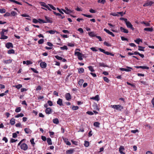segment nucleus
<instances>
[{"mask_svg":"<svg viewBox=\"0 0 154 154\" xmlns=\"http://www.w3.org/2000/svg\"><path fill=\"white\" fill-rule=\"evenodd\" d=\"M75 55H77L78 56V59L80 60H83L82 57L84 56V54L79 52L75 51Z\"/></svg>","mask_w":154,"mask_h":154,"instance_id":"f257e3e1","label":"nucleus"},{"mask_svg":"<svg viewBox=\"0 0 154 154\" xmlns=\"http://www.w3.org/2000/svg\"><path fill=\"white\" fill-rule=\"evenodd\" d=\"M111 106L112 108L120 111H121L122 109H123V106L120 105H111Z\"/></svg>","mask_w":154,"mask_h":154,"instance_id":"f03ea898","label":"nucleus"},{"mask_svg":"<svg viewBox=\"0 0 154 154\" xmlns=\"http://www.w3.org/2000/svg\"><path fill=\"white\" fill-rule=\"evenodd\" d=\"M20 148L24 151H26L28 149V146L26 144L22 143L20 145Z\"/></svg>","mask_w":154,"mask_h":154,"instance_id":"7ed1b4c3","label":"nucleus"},{"mask_svg":"<svg viewBox=\"0 0 154 154\" xmlns=\"http://www.w3.org/2000/svg\"><path fill=\"white\" fill-rule=\"evenodd\" d=\"M125 24L128 28H130L133 30H134V28L133 27V25L130 22L127 21L126 22Z\"/></svg>","mask_w":154,"mask_h":154,"instance_id":"20e7f679","label":"nucleus"},{"mask_svg":"<svg viewBox=\"0 0 154 154\" xmlns=\"http://www.w3.org/2000/svg\"><path fill=\"white\" fill-rule=\"evenodd\" d=\"M65 9V10L63 9H61V10L66 14H69L72 12V11L70 9H69L67 7H66Z\"/></svg>","mask_w":154,"mask_h":154,"instance_id":"39448f33","label":"nucleus"},{"mask_svg":"<svg viewBox=\"0 0 154 154\" xmlns=\"http://www.w3.org/2000/svg\"><path fill=\"white\" fill-rule=\"evenodd\" d=\"M125 148L123 146H121L119 148V151L121 154H125L123 151L125 150Z\"/></svg>","mask_w":154,"mask_h":154,"instance_id":"423d86ee","label":"nucleus"},{"mask_svg":"<svg viewBox=\"0 0 154 154\" xmlns=\"http://www.w3.org/2000/svg\"><path fill=\"white\" fill-rule=\"evenodd\" d=\"M128 69L124 68H120V69L122 71H125L126 72H129L131 71L130 69H132V68L130 67H127Z\"/></svg>","mask_w":154,"mask_h":154,"instance_id":"0eeeda50","label":"nucleus"},{"mask_svg":"<svg viewBox=\"0 0 154 154\" xmlns=\"http://www.w3.org/2000/svg\"><path fill=\"white\" fill-rule=\"evenodd\" d=\"M6 47L8 49L10 48H13V46L11 42L7 43L5 45Z\"/></svg>","mask_w":154,"mask_h":154,"instance_id":"6e6552de","label":"nucleus"},{"mask_svg":"<svg viewBox=\"0 0 154 154\" xmlns=\"http://www.w3.org/2000/svg\"><path fill=\"white\" fill-rule=\"evenodd\" d=\"M65 96L66 99L67 100H69L71 99L70 94L69 93L66 94Z\"/></svg>","mask_w":154,"mask_h":154,"instance_id":"1a4fd4ad","label":"nucleus"},{"mask_svg":"<svg viewBox=\"0 0 154 154\" xmlns=\"http://www.w3.org/2000/svg\"><path fill=\"white\" fill-rule=\"evenodd\" d=\"M154 2H153L150 1L149 2L146 3L143 5V7H146L148 6H151L153 4Z\"/></svg>","mask_w":154,"mask_h":154,"instance_id":"9d476101","label":"nucleus"},{"mask_svg":"<svg viewBox=\"0 0 154 154\" xmlns=\"http://www.w3.org/2000/svg\"><path fill=\"white\" fill-rule=\"evenodd\" d=\"M104 30L108 34L112 36L113 37H114L115 36L114 34L112 32H110L109 30L106 29H104Z\"/></svg>","mask_w":154,"mask_h":154,"instance_id":"9b49d317","label":"nucleus"},{"mask_svg":"<svg viewBox=\"0 0 154 154\" xmlns=\"http://www.w3.org/2000/svg\"><path fill=\"white\" fill-rule=\"evenodd\" d=\"M52 109L50 107L47 108L45 110V112L47 114H50L52 112Z\"/></svg>","mask_w":154,"mask_h":154,"instance_id":"f8f14e48","label":"nucleus"},{"mask_svg":"<svg viewBox=\"0 0 154 154\" xmlns=\"http://www.w3.org/2000/svg\"><path fill=\"white\" fill-rule=\"evenodd\" d=\"M57 103L60 106H63L62 100L61 99L59 98L57 101Z\"/></svg>","mask_w":154,"mask_h":154,"instance_id":"ddd939ff","label":"nucleus"},{"mask_svg":"<svg viewBox=\"0 0 154 154\" xmlns=\"http://www.w3.org/2000/svg\"><path fill=\"white\" fill-rule=\"evenodd\" d=\"M120 29L121 31L122 32H123L125 33H128V29H127L124 28H123L121 26L120 27Z\"/></svg>","mask_w":154,"mask_h":154,"instance_id":"4468645a","label":"nucleus"},{"mask_svg":"<svg viewBox=\"0 0 154 154\" xmlns=\"http://www.w3.org/2000/svg\"><path fill=\"white\" fill-rule=\"evenodd\" d=\"M74 150L73 149H71L67 150L66 152V154H72Z\"/></svg>","mask_w":154,"mask_h":154,"instance_id":"2eb2a0df","label":"nucleus"},{"mask_svg":"<svg viewBox=\"0 0 154 154\" xmlns=\"http://www.w3.org/2000/svg\"><path fill=\"white\" fill-rule=\"evenodd\" d=\"M40 66L42 68H45L46 67L47 64L45 62H42L40 63Z\"/></svg>","mask_w":154,"mask_h":154,"instance_id":"dca6fc26","label":"nucleus"},{"mask_svg":"<svg viewBox=\"0 0 154 154\" xmlns=\"http://www.w3.org/2000/svg\"><path fill=\"white\" fill-rule=\"evenodd\" d=\"M45 18L46 20V21H45V22H46V23H52V20H51L49 17L45 16Z\"/></svg>","mask_w":154,"mask_h":154,"instance_id":"f3484780","label":"nucleus"},{"mask_svg":"<svg viewBox=\"0 0 154 154\" xmlns=\"http://www.w3.org/2000/svg\"><path fill=\"white\" fill-rule=\"evenodd\" d=\"M1 35V36L0 38L1 39H7L8 38V37L4 35V34H3V33H2Z\"/></svg>","mask_w":154,"mask_h":154,"instance_id":"a211bd4d","label":"nucleus"},{"mask_svg":"<svg viewBox=\"0 0 154 154\" xmlns=\"http://www.w3.org/2000/svg\"><path fill=\"white\" fill-rule=\"evenodd\" d=\"M144 30L145 31H146L149 32H152L153 31V29L152 27L151 28H146L144 29Z\"/></svg>","mask_w":154,"mask_h":154,"instance_id":"6ab92c4d","label":"nucleus"},{"mask_svg":"<svg viewBox=\"0 0 154 154\" xmlns=\"http://www.w3.org/2000/svg\"><path fill=\"white\" fill-rule=\"evenodd\" d=\"M134 42L137 44H139L140 42H142V40L139 38H137L136 40H134Z\"/></svg>","mask_w":154,"mask_h":154,"instance_id":"aec40b11","label":"nucleus"},{"mask_svg":"<svg viewBox=\"0 0 154 154\" xmlns=\"http://www.w3.org/2000/svg\"><path fill=\"white\" fill-rule=\"evenodd\" d=\"M88 33L90 36L93 37L96 36V35L95 34L94 32H88Z\"/></svg>","mask_w":154,"mask_h":154,"instance_id":"412c9836","label":"nucleus"},{"mask_svg":"<svg viewBox=\"0 0 154 154\" xmlns=\"http://www.w3.org/2000/svg\"><path fill=\"white\" fill-rule=\"evenodd\" d=\"M12 60H11V59H9L8 60H4L3 62L7 64L11 63L12 62Z\"/></svg>","mask_w":154,"mask_h":154,"instance_id":"4be33fe9","label":"nucleus"},{"mask_svg":"<svg viewBox=\"0 0 154 154\" xmlns=\"http://www.w3.org/2000/svg\"><path fill=\"white\" fill-rule=\"evenodd\" d=\"M84 82V80L82 79H80L78 82L80 86H82V84Z\"/></svg>","mask_w":154,"mask_h":154,"instance_id":"5701e85b","label":"nucleus"},{"mask_svg":"<svg viewBox=\"0 0 154 154\" xmlns=\"http://www.w3.org/2000/svg\"><path fill=\"white\" fill-rule=\"evenodd\" d=\"M24 130L25 133L26 134L29 133L31 131L30 130L29 128H25L24 129Z\"/></svg>","mask_w":154,"mask_h":154,"instance_id":"b1692460","label":"nucleus"},{"mask_svg":"<svg viewBox=\"0 0 154 154\" xmlns=\"http://www.w3.org/2000/svg\"><path fill=\"white\" fill-rule=\"evenodd\" d=\"M47 142L49 145H51L52 144L51 140L50 138H48L47 139Z\"/></svg>","mask_w":154,"mask_h":154,"instance_id":"393cba45","label":"nucleus"},{"mask_svg":"<svg viewBox=\"0 0 154 154\" xmlns=\"http://www.w3.org/2000/svg\"><path fill=\"white\" fill-rule=\"evenodd\" d=\"M64 140L65 141V143L67 145L69 146L71 145V143L69 141H68V139L65 138V139H64Z\"/></svg>","mask_w":154,"mask_h":154,"instance_id":"a878e982","label":"nucleus"},{"mask_svg":"<svg viewBox=\"0 0 154 154\" xmlns=\"http://www.w3.org/2000/svg\"><path fill=\"white\" fill-rule=\"evenodd\" d=\"M9 1H10V2H11L15 3L16 4H17L19 5H22V4L20 3L15 0H9Z\"/></svg>","mask_w":154,"mask_h":154,"instance_id":"bb28decb","label":"nucleus"},{"mask_svg":"<svg viewBox=\"0 0 154 154\" xmlns=\"http://www.w3.org/2000/svg\"><path fill=\"white\" fill-rule=\"evenodd\" d=\"M10 123L12 125H14L15 123V119L13 118H12L10 121Z\"/></svg>","mask_w":154,"mask_h":154,"instance_id":"cd10ccee","label":"nucleus"},{"mask_svg":"<svg viewBox=\"0 0 154 154\" xmlns=\"http://www.w3.org/2000/svg\"><path fill=\"white\" fill-rule=\"evenodd\" d=\"M53 122L54 123L57 124L59 123V121L57 118H56L53 120Z\"/></svg>","mask_w":154,"mask_h":154,"instance_id":"c85d7f7f","label":"nucleus"},{"mask_svg":"<svg viewBox=\"0 0 154 154\" xmlns=\"http://www.w3.org/2000/svg\"><path fill=\"white\" fill-rule=\"evenodd\" d=\"M13 87H15L16 88H17V89H19L21 88L22 87V85L21 84H19L17 85H15V86H14Z\"/></svg>","mask_w":154,"mask_h":154,"instance_id":"c756f323","label":"nucleus"},{"mask_svg":"<svg viewBox=\"0 0 154 154\" xmlns=\"http://www.w3.org/2000/svg\"><path fill=\"white\" fill-rule=\"evenodd\" d=\"M138 50L140 51H144V49L145 48L144 47H142L140 46H138Z\"/></svg>","mask_w":154,"mask_h":154,"instance_id":"7c9ffc66","label":"nucleus"},{"mask_svg":"<svg viewBox=\"0 0 154 154\" xmlns=\"http://www.w3.org/2000/svg\"><path fill=\"white\" fill-rule=\"evenodd\" d=\"M23 116H24V115L23 113H20L19 114H18L17 115L15 116V118H19V117H22Z\"/></svg>","mask_w":154,"mask_h":154,"instance_id":"2f4dec72","label":"nucleus"},{"mask_svg":"<svg viewBox=\"0 0 154 154\" xmlns=\"http://www.w3.org/2000/svg\"><path fill=\"white\" fill-rule=\"evenodd\" d=\"M89 143L88 141H86V140L85 141V143L84 144V145L85 147H87L88 146H89Z\"/></svg>","mask_w":154,"mask_h":154,"instance_id":"473e14b6","label":"nucleus"},{"mask_svg":"<svg viewBox=\"0 0 154 154\" xmlns=\"http://www.w3.org/2000/svg\"><path fill=\"white\" fill-rule=\"evenodd\" d=\"M21 110V108L20 107H18L16 108L15 111L16 112H20Z\"/></svg>","mask_w":154,"mask_h":154,"instance_id":"72a5a7b5","label":"nucleus"},{"mask_svg":"<svg viewBox=\"0 0 154 154\" xmlns=\"http://www.w3.org/2000/svg\"><path fill=\"white\" fill-rule=\"evenodd\" d=\"M99 65L101 66L104 67H108V66L107 65H105L104 63H99Z\"/></svg>","mask_w":154,"mask_h":154,"instance_id":"f704fd0d","label":"nucleus"},{"mask_svg":"<svg viewBox=\"0 0 154 154\" xmlns=\"http://www.w3.org/2000/svg\"><path fill=\"white\" fill-rule=\"evenodd\" d=\"M15 52L13 49H11L8 51V53L9 54H14Z\"/></svg>","mask_w":154,"mask_h":154,"instance_id":"c9c22d12","label":"nucleus"},{"mask_svg":"<svg viewBox=\"0 0 154 154\" xmlns=\"http://www.w3.org/2000/svg\"><path fill=\"white\" fill-rule=\"evenodd\" d=\"M100 123L98 122H95L94 124V126L96 127H99L100 125Z\"/></svg>","mask_w":154,"mask_h":154,"instance_id":"e433bc0d","label":"nucleus"},{"mask_svg":"<svg viewBox=\"0 0 154 154\" xmlns=\"http://www.w3.org/2000/svg\"><path fill=\"white\" fill-rule=\"evenodd\" d=\"M78 71L80 73H83L84 72V69L83 68H80L79 69Z\"/></svg>","mask_w":154,"mask_h":154,"instance_id":"4c0bfd02","label":"nucleus"},{"mask_svg":"<svg viewBox=\"0 0 154 154\" xmlns=\"http://www.w3.org/2000/svg\"><path fill=\"white\" fill-rule=\"evenodd\" d=\"M79 109V107L77 106H73L72 108V109L73 110H75L78 109Z\"/></svg>","mask_w":154,"mask_h":154,"instance_id":"58836bf2","label":"nucleus"},{"mask_svg":"<svg viewBox=\"0 0 154 154\" xmlns=\"http://www.w3.org/2000/svg\"><path fill=\"white\" fill-rule=\"evenodd\" d=\"M6 11V10L4 8L0 9V12L2 14L5 13Z\"/></svg>","mask_w":154,"mask_h":154,"instance_id":"ea45409f","label":"nucleus"},{"mask_svg":"<svg viewBox=\"0 0 154 154\" xmlns=\"http://www.w3.org/2000/svg\"><path fill=\"white\" fill-rule=\"evenodd\" d=\"M60 48L62 50H67L68 49V48H67V46L66 45H64L63 47H60Z\"/></svg>","mask_w":154,"mask_h":154,"instance_id":"a19ab883","label":"nucleus"},{"mask_svg":"<svg viewBox=\"0 0 154 154\" xmlns=\"http://www.w3.org/2000/svg\"><path fill=\"white\" fill-rule=\"evenodd\" d=\"M88 68L91 72H93L94 71V70L93 69L92 66H89L88 67Z\"/></svg>","mask_w":154,"mask_h":154,"instance_id":"79ce46f5","label":"nucleus"},{"mask_svg":"<svg viewBox=\"0 0 154 154\" xmlns=\"http://www.w3.org/2000/svg\"><path fill=\"white\" fill-rule=\"evenodd\" d=\"M110 15H112L114 16H119V15L118 14L117 12L116 13H111L110 14Z\"/></svg>","mask_w":154,"mask_h":154,"instance_id":"37998d69","label":"nucleus"},{"mask_svg":"<svg viewBox=\"0 0 154 154\" xmlns=\"http://www.w3.org/2000/svg\"><path fill=\"white\" fill-rule=\"evenodd\" d=\"M140 68H141L143 69H149V67L146 66H140Z\"/></svg>","mask_w":154,"mask_h":154,"instance_id":"c03bdc74","label":"nucleus"},{"mask_svg":"<svg viewBox=\"0 0 154 154\" xmlns=\"http://www.w3.org/2000/svg\"><path fill=\"white\" fill-rule=\"evenodd\" d=\"M94 100H96L97 101H99L100 100L99 96L98 95H96L94 97Z\"/></svg>","mask_w":154,"mask_h":154,"instance_id":"a18cd8bd","label":"nucleus"},{"mask_svg":"<svg viewBox=\"0 0 154 154\" xmlns=\"http://www.w3.org/2000/svg\"><path fill=\"white\" fill-rule=\"evenodd\" d=\"M105 54L107 55H110L112 56H114V54H112L111 53H110L108 51H105Z\"/></svg>","mask_w":154,"mask_h":154,"instance_id":"49530a36","label":"nucleus"},{"mask_svg":"<svg viewBox=\"0 0 154 154\" xmlns=\"http://www.w3.org/2000/svg\"><path fill=\"white\" fill-rule=\"evenodd\" d=\"M103 43L104 45H106V46L108 47H111L112 46L110 44L108 43V42L106 41L104 42Z\"/></svg>","mask_w":154,"mask_h":154,"instance_id":"de8ad7c7","label":"nucleus"},{"mask_svg":"<svg viewBox=\"0 0 154 154\" xmlns=\"http://www.w3.org/2000/svg\"><path fill=\"white\" fill-rule=\"evenodd\" d=\"M55 57L56 59L58 60H61L63 59V57H60L58 55L55 56Z\"/></svg>","mask_w":154,"mask_h":154,"instance_id":"09e8293b","label":"nucleus"},{"mask_svg":"<svg viewBox=\"0 0 154 154\" xmlns=\"http://www.w3.org/2000/svg\"><path fill=\"white\" fill-rule=\"evenodd\" d=\"M56 32L55 31H54L52 30H51L49 31H47V32H48L49 33L51 34H54L55 32Z\"/></svg>","mask_w":154,"mask_h":154,"instance_id":"8fccbe9b","label":"nucleus"},{"mask_svg":"<svg viewBox=\"0 0 154 154\" xmlns=\"http://www.w3.org/2000/svg\"><path fill=\"white\" fill-rule=\"evenodd\" d=\"M103 79L106 82L108 83L109 82V80L107 77H103Z\"/></svg>","mask_w":154,"mask_h":154,"instance_id":"3c124183","label":"nucleus"},{"mask_svg":"<svg viewBox=\"0 0 154 154\" xmlns=\"http://www.w3.org/2000/svg\"><path fill=\"white\" fill-rule=\"evenodd\" d=\"M44 42V40L43 38L41 39L38 41V43L39 44H42Z\"/></svg>","mask_w":154,"mask_h":154,"instance_id":"603ef678","label":"nucleus"},{"mask_svg":"<svg viewBox=\"0 0 154 154\" xmlns=\"http://www.w3.org/2000/svg\"><path fill=\"white\" fill-rule=\"evenodd\" d=\"M82 15H83L84 16L87 17H89V18L92 17V16L91 15H87V14H82Z\"/></svg>","mask_w":154,"mask_h":154,"instance_id":"864d4df0","label":"nucleus"},{"mask_svg":"<svg viewBox=\"0 0 154 154\" xmlns=\"http://www.w3.org/2000/svg\"><path fill=\"white\" fill-rule=\"evenodd\" d=\"M105 2V0H98V3H100L103 4H104Z\"/></svg>","mask_w":154,"mask_h":154,"instance_id":"5fc2aeb1","label":"nucleus"},{"mask_svg":"<svg viewBox=\"0 0 154 154\" xmlns=\"http://www.w3.org/2000/svg\"><path fill=\"white\" fill-rule=\"evenodd\" d=\"M78 31H79L80 33H83L84 32L82 28H79L78 29Z\"/></svg>","mask_w":154,"mask_h":154,"instance_id":"6e6d98bb","label":"nucleus"},{"mask_svg":"<svg viewBox=\"0 0 154 154\" xmlns=\"http://www.w3.org/2000/svg\"><path fill=\"white\" fill-rule=\"evenodd\" d=\"M47 103L50 106H51L53 105V103L51 101L48 100V101Z\"/></svg>","mask_w":154,"mask_h":154,"instance_id":"4d7b16f0","label":"nucleus"},{"mask_svg":"<svg viewBox=\"0 0 154 154\" xmlns=\"http://www.w3.org/2000/svg\"><path fill=\"white\" fill-rule=\"evenodd\" d=\"M139 132V130L138 129H136L135 130H133L131 131V132L133 133H136V132Z\"/></svg>","mask_w":154,"mask_h":154,"instance_id":"13d9d810","label":"nucleus"},{"mask_svg":"<svg viewBox=\"0 0 154 154\" xmlns=\"http://www.w3.org/2000/svg\"><path fill=\"white\" fill-rule=\"evenodd\" d=\"M31 69L32 71L34 72L35 73H38V71H37V70H36V69H35L34 68H30Z\"/></svg>","mask_w":154,"mask_h":154,"instance_id":"bf43d9fd","label":"nucleus"},{"mask_svg":"<svg viewBox=\"0 0 154 154\" xmlns=\"http://www.w3.org/2000/svg\"><path fill=\"white\" fill-rule=\"evenodd\" d=\"M30 142L31 143V144H32L33 146L35 144V143L34 142V139L32 138L30 140Z\"/></svg>","mask_w":154,"mask_h":154,"instance_id":"052dcab7","label":"nucleus"},{"mask_svg":"<svg viewBox=\"0 0 154 154\" xmlns=\"http://www.w3.org/2000/svg\"><path fill=\"white\" fill-rule=\"evenodd\" d=\"M40 4L42 6L44 7L45 8V6L46 5V3L44 2H40Z\"/></svg>","mask_w":154,"mask_h":154,"instance_id":"680f3d73","label":"nucleus"},{"mask_svg":"<svg viewBox=\"0 0 154 154\" xmlns=\"http://www.w3.org/2000/svg\"><path fill=\"white\" fill-rule=\"evenodd\" d=\"M8 29H2V31L1 32L0 34H1L2 33H3V34H4V33L5 32H7L8 31Z\"/></svg>","mask_w":154,"mask_h":154,"instance_id":"e2e57ef3","label":"nucleus"},{"mask_svg":"<svg viewBox=\"0 0 154 154\" xmlns=\"http://www.w3.org/2000/svg\"><path fill=\"white\" fill-rule=\"evenodd\" d=\"M48 5L49 6L50 8L52 9L53 10H56V8L54 7L51 4H48Z\"/></svg>","mask_w":154,"mask_h":154,"instance_id":"0e129e2a","label":"nucleus"},{"mask_svg":"<svg viewBox=\"0 0 154 154\" xmlns=\"http://www.w3.org/2000/svg\"><path fill=\"white\" fill-rule=\"evenodd\" d=\"M58 17L59 18H60L62 19H63L65 17L64 16H63L62 15H61V14H60V13H59V14H58Z\"/></svg>","mask_w":154,"mask_h":154,"instance_id":"69168bd1","label":"nucleus"},{"mask_svg":"<svg viewBox=\"0 0 154 154\" xmlns=\"http://www.w3.org/2000/svg\"><path fill=\"white\" fill-rule=\"evenodd\" d=\"M42 89V87L40 85L37 86L36 88V91L41 90Z\"/></svg>","mask_w":154,"mask_h":154,"instance_id":"338daca9","label":"nucleus"},{"mask_svg":"<svg viewBox=\"0 0 154 154\" xmlns=\"http://www.w3.org/2000/svg\"><path fill=\"white\" fill-rule=\"evenodd\" d=\"M26 64L27 65H29V64H31L32 63L29 60H27L26 61Z\"/></svg>","mask_w":154,"mask_h":154,"instance_id":"774afa93","label":"nucleus"}]
</instances>
